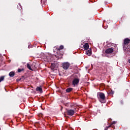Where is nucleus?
Wrapping results in <instances>:
<instances>
[{
    "label": "nucleus",
    "instance_id": "obj_1",
    "mask_svg": "<svg viewBox=\"0 0 130 130\" xmlns=\"http://www.w3.org/2000/svg\"><path fill=\"white\" fill-rule=\"evenodd\" d=\"M98 98L102 103H106V100H105V94L103 92H99L98 94Z\"/></svg>",
    "mask_w": 130,
    "mask_h": 130
},
{
    "label": "nucleus",
    "instance_id": "obj_2",
    "mask_svg": "<svg viewBox=\"0 0 130 130\" xmlns=\"http://www.w3.org/2000/svg\"><path fill=\"white\" fill-rule=\"evenodd\" d=\"M130 42V40L128 38H126L124 40V45H123V48H126L127 49H128V43Z\"/></svg>",
    "mask_w": 130,
    "mask_h": 130
},
{
    "label": "nucleus",
    "instance_id": "obj_3",
    "mask_svg": "<svg viewBox=\"0 0 130 130\" xmlns=\"http://www.w3.org/2000/svg\"><path fill=\"white\" fill-rule=\"evenodd\" d=\"M70 66H71V64L68 62L62 63V68L63 69V70H68L69 68H70Z\"/></svg>",
    "mask_w": 130,
    "mask_h": 130
},
{
    "label": "nucleus",
    "instance_id": "obj_4",
    "mask_svg": "<svg viewBox=\"0 0 130 130\" xmlns=\"http://www.w3.org/2000/svg\"><path fill=\"white\" fill-rule=\"evenodd\" d=\"M114 50L112 48H109L108 49H106L105 52L106 54H111Z\"/></svg>",
    "mask_w": 130,
    "mask_h": 130
},
{
    "label": "nucleus",
    "instance_id": "obj_5",
    "mask_svg": "<svg viewBox=\"0 0 130 130\" xmlns=\"http://www.w3.org/2000/svg\"><path fill=\"white\" fill-rule=\"evenodd\" d=\"M67 113L68 115L73 116L75 114V110L72 109H67Z\"/></svg>",
    "mask_w": 130,
    "mask_h": 130
},
{
    "label": "nucleus",
    "instance_id": "obj_6",
    "mask_svg": "<svg viewBox=\"0 0 130 130\" xmlns=\"http://www.w3.org/2000/svg\"><path fill=\"white\" fill-rule=\"evenodd\" d=\"M80 82V79L79 78H74L72 81L73 86H77L79 85V82Z\"/></svg>",
    "mask_w": 130,
    "mask_h": 130
},
{
    "label": "nucleus",
    "instance_id": "obj_7",
    "mask_svg": "<svg viewBox=\"0 0 130 130\" xmlns=\"http://www.w3.org/2000/svg\"><path fill=\"white\" fill-rule=\"evenodd\" d=\"M86 54L88 55V56H91V55L92 54V48H89L87 51H86Z\"/></svg>",
    "mask_w": 130,
    "mask_h": 130
},
{
    "label": "nucleus",
    "instance_id": "obj_8",
    "mask_svg": "<svg viewBox=\"0 0 130 130\" xmlns=\"http://www.w3.org/2000/svg\"><path fill=\"white\" fill-rule=\"evenodd\" d=\"M62 54L59 53V51H57V55L56 56L57 58H62Z\"/></svg>",
    "mask_w": 130,
    "mask_h": 130
},
{
    "label": "nucleus",
    "instance_id": "obj_9",
    "mask_svg": "<svg viewBox=\"0 0 130 130\" xmlns=\"http://www.w3.org/2000/svg\"><path fill=\"white\" fill-rule=\"evenodd\" d=\"M36 90L37 92L39 91L40 93H43V90H42V87L41 86L37 87Z\"/></svg>",
    "mask_w": 130,
    "mask_h": 130
},
{
    "label": "nucleus",
    "instance_id": "obj_10",
    "mask_svg": "<svg viewBox=\"0 0 130 130\" xmlns=\"http://www.w3.org/2000/svg\"><path fill=\"white\" fill-rule=\"evenodd\" d=\"M84 50H88L89 49V44L85 43L84 45H83Z\"/></svg>",
    "mask_w": 130,
    "mask_h": 130
},
{
    "label": "nucleus",
    "instance_id": "obj_11",
    "mask_svg": "<svg viewBox=\"0 0 130 130\" xmlns=\"http://www.w3.org/2000/svg\"><path fill=\"white\" fill-rule=\"evenodd\" d=\"M73 90H74V88L72 87H69L66 89V93H71V92H72Z\"/></svg>",
    "mask_w": 130,
    "mask_h": 130
},
{
    "label": "nucleus",
    "instance_id": "obj_12",
    "mask_svg": "<svg viewBox=\"0 0 130 130\" xmlns=\"http://www.w3.org/2000/svg\"><path fill=\"white\" fill-rule=\"evenodd\" d=\"M9 76L11 78H13V77H14V76H15V72H14L13 71L10 72L9 74Z\"/></svg>",
    "mask_w": 130,
    "mask_h": 130
},
{
    "label": "nucleus",
    "instance_id": "obj_13",
    "mask_svg": "<svg viewBox=\"0 0 130 130\" xmlns=\"http://www.w3.org/2000/svg\"><path fill=\"white\" fill-rule=\"evenodd\" d=\"M26 67L27 69L29 70V71H33V70H32V68H31V66H30V64H29L28 63L26 64Z\"/></svg>",
    "mask_w": 130,
    "mask_h": 130
},
{
    "label": "nucleus",
    "instance_id": "obj_14",
    "mask_svg": "<svg viewBox=\"0 0 130 130\" xmlns=\"http://www.w3.org/2000/svg\"><path fill=\"white\" fill-rule=\"evenodd\" d=\"M113 94H114V91L112 90L109 91L108 92V95H113Z\"/></svg>",
    "mask_w": 130,
    "mask_h": 130
},
{
    "label": "nucleus",
    "instance_id": "obj_15",
    "mask_svg": "<svg viewBox=\"0 0 130 130\" xmlns=\"http://www.w3.org/2000/svg\"><path fill=\"white\" fill-rule=\"evenodd\" d=\"M63 48V45H60L58 48H57V51H59L60 50Z\"/></svg>",
    "mask_w": 130,
    "mask_h": 130
},
{
    "label": "nucleus",
    "instance_id": "obj_16",
    "mask_svg": "<svg viewBox=\"0 0 130 130\" xmlns=\"http://www.w3.org/2000/svg\"><path fill=\"white\" fill-rule=\"evenodd\" d=\"M4 80H5V76H1L0 77V83H1V82H3V81H4Z\"/></svg>",
    "mask_w": 130,
    "mask_h": 130
},
{
    "label": "nucleus",
    "instance_id": "obj_17",
    "mask_svg": "<svg viewBox=\"0 0 130 130\" xmlns=\"http://www.w3.org/2000/svg\"><path fill=\"white\" fill-rule=\"evenodd\" d=\"M24 71V68L22 69H18V73H21V72Z\"/></svg>",
    "mask_w": 130,
    "mask_h": 130
},
{
    "label": "nucleus",
    "instance_id": "obj_18",
    "mask_svg": "<svg viewBox=\"0 0 130 130\" xmlns=\"http://www.w3.org/2000/svg\"><path fill=\"white\" fill-rule=\"evenodd\" d=\"M116 123V122H115V121H113V122L111 123V124L109 126H108V127H110L113 124H115Z\"/></svg>",
    "mask_w": 130,
    "mask_h": 130
},
{
    "label": "nucleus",
    "instance_id": "obj_19",
    "mask_svg": "<svg viewBox=\"0 0 130 130\" xmlns=\"http://www.w3.org/2000/svg\"><path fill=\"white\" fill-rule=\"evenodd\" d=\"M63 104H64V105H65L67 107H69V103H64Z\"/></svg>",
    "mask_w": 130,
    "mask_h": 130
},
{
    "label": "nucleus",
    "instance_id": "obj_20",
    "mask_svg": "<svg viewBox=\"0 0 130 130\" xmlns=\"http://www.w3.org/2000/svg\"><path fill=\"white\" fill-rule=\"evenodd\" d=\"M108 128H109V127H108H108L105 128V130H107V129H108Z\"/></svg>",
    "mask_w": 130,
    "mask_h": 130
},
{
    "label": "nucleus",
    "instance_id": "obj_21",
    "mask_svg": "<svg viewBox=\"0 0 130 130\" xmlns=\"http://www.w3.org/2000/svg\"><path fill=\"white\" fill-rule=\"evenodd\" d=\"M115 48H117V46H115Z\"/></svg>",
    "mask_w": 130,
    "mask_h": 130
},
{
    "label": "nucleus",
    "instance_id": "obj_22",
    "mask_svg": "<svg viewBox=\"0 0 130 130\" xmlns=\"http://www.w3.org/2000/svg\"><path fill=\"white\" fill-rule=\"evenodd\" d=\"M0 56H1V54H0Z\"/></svg>",
    "mask_w": 130,
    "mask_h": 130
}]
</instances>
